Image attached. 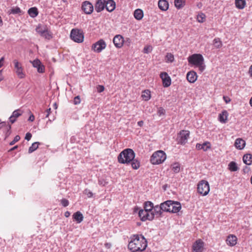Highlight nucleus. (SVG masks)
I'll list each match as a JSON object with an SVG mask.
<instances>
[{
	"label": "nucleus",
	"mask_w": 252,
	"mask_h": 252,
	"mask_svg": "<svg viewBox=\"0 0 252 252\" xmlns=\"http://www.w3.org/2000/svg\"><path fill=\"white\" fill-rule=\"evenodd\" d=\"M147 247V242L142 235H133L130 237L128 248L131 252L144 251Z\"/></svg>",
	"instance_id": "1"
},
{
	"label": "nucleus",
	"mask_w": 252,
	"mask_h": 252,
	"mask_svg": "<svg viewBox=\"0 0 252 252\" xmlns=\"http://www.w3.org/2000/svg\"><path fill=\"white\" fill-rule=\"evenodd\" d=\"M135 154L131 149H126L121 152L118 157V162L122 164H128L135 158Z\"/></svg>",
	"instance_id": "2"
},
{
	"label": "nucleus",
	"mask_w": 252,
	"mask_h": 252,
	"mask_svg": "<svg viewBox=\"0 0 252 252\" xmlns=\"http://www.w3.org/2000/svg\"><path fill=\"white\" fill-rule=\"evenodd\" d=\"M163 207L166 210L165 212L172 213L179 212L182 208L181 204L179 202L171 200H167L162 203Z\"/></svg>",
	"instance_id": "3"
},
{
	"label": "nucleus",
	"mask_w": 252,
	"mask_h": 252,
	"mask_svg": "<svg viewBox=\"0 0 252 252\" xmlns=\"http://www.w3.org/2000/svg\"><path fill=\"white\" fill-rule=\"evenodd\" d=\"M189 63L192 66L199 67V69L202 71L203 67L201 66L204 58L202 55L199 54H194L188 58Z\"/></svg>",
	"instance_id": "4"
},
{
	"label": "nucleus",
	"mask_w": 252,
	"mask_h": 252,
	"mask_svg": "<svg viewBox=\"0 0 252 252\" xmlns=\"http://www.w3.org/2000/svg\"><path fill=\"white\" fill-rule=\"evenodd\" d=\"M166 158V154L163 151L159 150L153 154L150 161L153 164H159L164 162Z\"/></svg>",
	"instance_id": "5"
},
{
	"label": "nucleus",
	"mask_w": 252,
	"mask_h": 252,
	"mask_svg": "<svg viewBox=\"0 0 252 252\" xmlns=\"http://www.w3.org/2000/svg\"><path fill=\"white\" fill-rule=\"evenodd\" d=\"M72 40L77 43H81L84 40V34L82 31L78 29H72L70 32Z\"/></svg>",
	"instance_id": "6"
},
{
	"label": "nucleus",
	"mask_w": 252,
	"mask_h": 252,
	"mask_svg": "<svg viewBox=\"0 0 252 252\" xmlns=\"http://www.w3.org/2000/svg\"><path fill=\"white\" fill-rule=\"evenodd\" d=\"M190 132L188 130H182L178 134L177 141L178 144L185 145L187 143L189 137Z\"/></svg>",
	"instance_id": "7"
},
{
	"label": "nucleus",
	"mask_w": 252,
	"mask_h": 252,
	"mask_svg": "<svg viewBox=\"0 0 252 252\" xmlns=\"http://www.w3.org/2000/svg\"><path fill=\"white\" fill-rule=\"evenodd\" d=\"M106 47V44L104 40L102 39H100L92 45V50L95 52L100 53Z\"/></svg>",
	"instance_id": "8"
},
{
	"label": "nucleus",
	"mask_w": 252,
	"mask_h": 252,
	"mask_svg": "<svg viewBox=\"0 0 252 252\" xmlns=\"http://www.w3.org/2000/svg\"><path fill=\"white\" fill-rule=\"evenodd\" d=\"M166 209L162 206V203L160 205H156L154 207L152 212V215H153V219L156 217V218H161L163 216V212H165Z\"/></svg>",
	"instance_id": "9"
},
{
	"label": "nucleus",
	"mask_w": 252,
	"mask_h": 252,
	"mask_svg": "<svg viewBox=\"0 0 252 252\" xmlns=\"http://www.w3.org/2000/svg\"><path fill=\"white\" fill-rule=\"evenodd\" d=\"M138 215L141 220L142 221H145L147 220L150 221L153 220V215H152V212H151L141 209L139 211Z\"/></svg>",
	"instance_id": "10"
},
{
	"label": "nucleus",
	"mask_w": 252,
	"mask_h": 252,
	"mask_svg": "<svg viewBox=\"0 0 252 252\" xmlns=\"http://www.w3.org/2000/svg\"><path fill=\"white\" fill-rule=\"evenodd\" d=\"M13 63L14 64L15 71L18 77L20 78H24L25 74L23 72V69L21 64L16 60L13 61Z\"/></svg>",
	"instance_id": "11"
},
{
	"label": "nucleus",
	"mask_w": 252,
	"mask_h": 252,
	"mask_svg": "<svg viewBox=\"0 0 252 252\" xmlns=\"http://www.w3.org/2000/svg\"><path fill=\"white\" fill-rule=\"evenodd\" d=\"M82 9L85 14H91L94 10V6L90 2L85 1L82 4Z\"/></svg>",
	"instance_id": "12"
},
{
	"label": "nucleus",
	"mask_w": 252,
	"mask_h": 252,
	"mask_svg": "<svg viewBox=\"0 0 252 252\" xmlns=\"http://www.w3.org/2000/svg\"><path fill=\"white\" fill-rule=\"evenodd\" d=\"M160 77L162 79L164 87L167 88L171 85V78L166 72H161L160 74Z\"/></svg>",
	"instance_id": "13"
},
{
	"label": "nucleus",
	"mask_w": 252,
	"mask_h": 252,
	"mask_svg": "<svg viewBox=\"0 0 252 252\" xmlns=\"http://www.w3.org/2000/svg\"><path fill=\"white\" fill-rule=\"evenodd\" d=\"M113 41L115 46L117 48H120L123 46L124 42V39L122 35L118 34L114 36Z\"/></svg>",
	"instance_id": "14"
},
{
	"label": "nucleus",
	"mask_w": 252,
	"mask_h": 252,
	"mask_svg": "<svg viewBox=\"0 0 252 252\" xmlns=\"http://www.w3.org/2000/svg\"><path fill=\"white\" fill-rule=\"evenodd\" d=\"M106 0H97L95 4V10L97 12L102 11L105 8Z\"/></svg>",
	"instance_id": "15"
},
{
	"label": "nucleus",
	"mask_w": 252,
	"mask_h": 252,
	"mask_svg": "<svg viewBox=\"0 0 252 252\" xmlns=\"http://www.w3.org/2000/svg\"><path fill=\"white\" fill-rule=\"evenodd\" d=\"M203 242L200 239L196 241L193 245V250L194 252H201L203 250Z\"/></svg>",
	"instance_id": "16"
},
{
	"label": "nucleus",
	"mask_w": 252,
	"mask_h": 252,
	"mask_svg": "<svg viewBox=\"0 0 252 252\" xmlns=\"http://www.w3.org/2000/svg\"><path fill=\"white\" fill-rule=\"evenodd\" d=\"M246 145V142L243 139L238 138L235 140L234 146L237 149L242 150Z\"/></svg>",
	"instance_id": "17"
},
{
	"label": "nucleus",
	"mask_w": 252,
	"mask_h": 252,
	"mask_svg": "<svg viewBox=\"0 0 252 252\" xmlns=\"http://www.w3.org/2000/svg\"><path fill=\"white\" fill-rule=\"evenodd\" d=\"M237 238L234 235H229L226 238V244L230 246H234L237 243Z\"/></svg>",
	"instance_id": "18"
},
{
	"label": "nucleus",
	"mask_w": 252,
	"mask_h": 252,
	"mask_svg": "<svg viewBox=\"0 0 252 252\" xmlns=\"http://www.w3.org/2000/svg\"><path fill=\"white\" fill-rule=\"evenodd\" d=\"M105 8L109 12H112L116 7V3L113 0H106Z\"/></svg>",
	"instance_id": "19"
},
{
	"label": "nucleus",
	"mask_w": 252,
	"mask_h": 252,
	"mask_svg": "<svg viewBox=\"0 0 252 252\" xmlns=\"http://www.w3.org/2000/svg\"><path fill=\"white\" fill-rule=\"evenodd\" d=\"M21 111L20 109H17L13 112L12 115L9 118V121L12 124H13L16 121V118L22 115Z\"/></svg>",
	"instance_id": "20"
},
{
	"label": "nucleus",
	"mask_w": 252,
	"mask_h": 252,
	"mask_svg": "<svg viewBox=\"0 0 252 252\" xmlns=\"http://www.w3.org/2000/svg\"><path fill=\"white\" fill-rule=\"evenodd\" d=\"M187 79L190 83H194L197 79V75L195 72L191 71L187 74Z\"/></svg>",
	"instance_id": "21"
},
{
	"label": "nucleus",
	"mask_w": 252,
	"mask_h": 252,
	"mask_svg": "<svg viewBox=\"0 0 252 252\" xmlns=\"http://www.w3.org/2000/svg\"><path fill=\"white\" fill-rule=\"evenodd\" d=\"M159 8L162 11H166L169 7V4L166 0H159L158 2Z\"/></svg>",
	"instance_id": "22"
},
{
	"label": "nucleus",
	"mask_w": 252,
	"mask_h": 252,
	"mask_svg": "<svg viewBox=\"0 0 252 252\" xmlns=\"http://www.w3.org/2000/svg\"><path fill=\"white\" fill-rule=\"evenodd\" d=\"M72 217L73 219L78 223L81 222L84 218L83 214L80 211H77L74 213Z\"/></svg>",
	"instance_id": "23"
},
{
	"label": "nucleus",
	"mask_w": 252,
	"mask_h": 252,
	"mask_svg": "<svg viewBox=\"0 0 252 252\" xmlns=\"http://www.w3.org/2000/svg\"><path fill=\"white\" fill-rule=\"evenodd\" d=\"M204 184L205 180H202L198 183L197 188V190L198 193L202 195L203 196L205 195V191H204Z\"/></svg>",
	"instance_id": "24"
},
{
	"label": "nucleus",
	"mask_w": 252,
	"mask_h": 252,
	"mask_svg": "<svg viewBox=\"0 0 252 252\" xmlns=\"http://www.w3.org/2000/svg\"><path fill=\"white\" fill-rule=\"evenodd\" d=\"M228 114L227 111L224 110L219 115V120L221 123H225L227 121Z\"/></svg>",
	"instance_id": "25"
},
{
	"label": "nucleus",
	"mask_w": 252,
	"mask_h": 252,
	"mask_svg": "<svg viewBox=\"0 0 252 252\" xmlns=\"http://www.w3.org/2000/svg\"><path fill=\"white\" fill-rule=\"evenodd\" d=\"M243 160L246 165H251L252 164V155L251 154L244 155L243 157Z\"/></svg>",
	"instance_id": "26"
},
{
	"label": "nucleus",
	"mask_w": 252,
	"mask_h": 252,
	"mask_svg": "<svg viewBox=\"0 0 252 252\" xmlns=\"http://www.w3.org/2000/svg\"><path fill=\"white\" fill-rule=\"evenodd\" d=\"M144 16L143 11L141 9H137L134 12V18L137 20H141Z\"/></svg>",
	"instance_id": "27"
},
{
	"label": "nucleus",
	"mask_w": 252,
	"mask_h": 252,
	"mask_svg": "<svg viewBox=\"0 0 252 252\" xmlns=\"http://www.w3.org/2000/svg\"><path fill=\"white\" fill-rule=\"evenodd\" d=\"M28 13L31 17L34 18L38 15V11L36 7H32L29 8Z\"/></svg>",
	"instance_id": "28"
},
{
	"label": "nucleus",
	"mask_w": 252,
	"mask_h": 252,
	"mask_svg": "<svg viewBox=\"0 0 252 252\" xmlns=\"http://www.w3.org/2000/svg\"><path fill=\"white\" fill-rule=\"evenodd\" d=\"M154 206V204L151 201H146L144 203V210L148 212H152Z\"/></svg>",
	"instance_id": "29"
},
{
	"label": "nucleus",
	"mask_w": 252,
	"mask_h": 252,
	"mask_svg": "<svg viewBox=\"0 0 252 252\" xmlns=\"http://www.w3.org/2000/svg\"><path fill=\"white\" fill-rule=\"evenodd\" d=\"M245 0H235V5L237 8L242 9L245 7Z\"/></svg>",
	"instance_id": "30"
},
{
	"label": "nucleus",
	"mask_w": 252,
	"mask_h": 252,
	"mask_svg": "<svg viewBox=\"0 0 252 252\" xmlns=\"http://www.w3.org/2000/svg\"><path fill=\"white\" fill-rule=\"evenodd\" d=\"M228 169L232 172H235L238 170L237 163L235 161H231L228 164Z\"/></svg>",
	"instance_id": "31"
},
{
	"label": "nucleus",
	"mask_w": 252,
	"mask_h": 252,
	"mask_svg": "<svg viewBox=\"0 0 252 252\" xmlns=\"http://www.w3.org/2000/svg\"><path fill=\"white\" fill-rule=\"evenodd\" d=\"M151 92L149 90H145L143 91L141 97L145 101L149 100L151 98Z\"/></svg>",
	"instance_id": "32"
},
{
	"label": "nucleus",
	"mask_w": 252,
	"mask_h": 252,
	"mask_svg": "<svg viewBox=\"0 0 252 252\" xmlns=\"http://www.w3.org/2000/svg\"><path fill=\"white\" fill-rule=\"evenodd\" d=\"M130 162L133 169H137L139 168L140 163L137 159L134 158Z\"/></svg>",
	"instance_id": "33"
},
{
	"label": "nucleus",
	"mask_w": 252,
	"mask_h": 252,
	"mask_svg": "<svg viewBox=\"0 0 252 252\" xmlns=\"http://www.w3.org/2000/svg\"><path fill=\"white\" fill-rule=\"evenodd\" d=\"M9 14H18L20 15L22 14V11L19 7L16 6V7H12L10 9Z\"/></svg>",
	"instance_id": "34"
},
{
	"label": "nucleus",
	"mask_w": 252,
	"mask_h": 252,
	"mask_svg": "<svg viewBox=\"0 0 252 252\" xmlns=\"http://www.w3.org/2000/svg\"><path fill=\"white\" fill-rule=\"evenodd\" d=\"M40 143L38 142H36L32 144V146L30 147L29 149V153H32L34 151H35L38 147Z\"/></svg>",
	"instance_id": "35"
},
{
	"label": "nucleus",
	"mask_w": 252,
	"mask_h": 252,
	"mask_svg": "<svg viewBox=\"0 0 252 252\" xmlns=\"http://www.w3.org/2000/svg\"><path fill=\"white\" fill-rule=\"evenodd\" d=\"M213 45L217 48H220L222 46V42L219 38H215L213 40Z\"/></svg>",
	"instance_id": "36"
},
{
	"label": "nucleus",
	"mask_w": 252,
	"mask_h": 252,
	"mask_svg": "<svg viewBox=\"0 0 252 252\" xmlns=\"http://www.w3.org/2000/svg\"><path fill=\"white\" fill-rule=\"evenodd\" d=\"M174 4L177 8L180 9L184 6L183 0H174Z\"/></svg>",
	"instance_id": "37"
},
{
	"label": "nucleus",
	"mask_w": 252,
	"mask_h": 252,
	"mask_svg": "<svg viewBox=\"0 0 252 252\" xmlns=\"http://www.w3.org/2000/svg\"><path fill=\"white\" fill-rule=\"evenodd\" d=\"M41 36H42V37H44L45 38L48 39V40H49L52 38V33H51V32L48 31L47 29H46V30L44 32V34H43L41 35Z\"/></svg>",
	"instance_id": "38"
},
{
	"label": "nucleus",
	"mask_w": 252,
	"mask_h": 252,
	"mask_svg": "<svg viewBox=\"0 0 252 252\" xmlns=\"http://www.w3.org/2000/svg\"><path fill=\"white\" fill-rule=\"evenodd\" d=\"M172 169L175 173H178L180 170V164L178 163H174L172 165Z\"/></svg>",
	"instance_id": "39"
},
{
	"label": "nucleus",
	"mask_w": 252,
	"mask_h": 252,
	"mask_svg": "<svg viewBox=\"0 0 252 252\" xmlns=\"http://www.w3.org/2000/svg\"><path fill=\"white\" fill-rule=\"evenodd\" d=\"M5 131V138L9 136L10 134V129L11 128V126L8 124H6V125L4 127Z\"/></svg>",
	"instance_id": "40"
},
{
	"label": "nucleus",
	"mask_w": 252,
	"mask_h": 252,
	"mask_svg": "<svg viewBox=\"0 0 252 252\" xmlns=\"http://www.w3.org/2000/svg\"><path fill=\"white\" fill-rule=\"evenodd\" d=\"M166 59L167 61L172 63L174 59V56L171 53H167L166 56Z\"/></svg>",
	"instance_id": "41"
},
{
	"label": "nucleus",
	"mask_w": 252,
	"mask_h": 252,
	"mask_svg": "<svg viewBox=\"0 0 252 252\" xmlns=\"http://www.w3.org/2000/svg\"><path fill=\"white\" fill-rule=\"evenodd\" d=\"M165 114V110L162 107H160L158 108V110L157 112V114L159 116H161L162 115H164Z\"/></svg>",
	"instance_id": "42"
},
{
	"label": "nucleus",
	"mask_w": 252,
	"mask_h": 252,
	"mask_svg": "<svg viewBox=\"0 0 252 252\" xmlns=\"http://www.w3.org/2000/svg\"><path fill=\"white\" fill-rule=\"evenodd\" d=\"M152 50V47L151 46H146L143 49V53L148 54L151 52Z\"/></svg>",
	"instance_id": "43"
},
{
	"label": "nucleus",
	"mask_w": 252,
	"mask_h": 252,
	"mask_svg": "<svg viewBox=\"0 0 252 252\" xmlns=\"http://www.w3.org/2000/svg\"><path fill=\"white\" fill-rule=\"evenodd\" d=\"M205 15L201 13V14H198L197 17V21L199 22H203L204 21Z\"/></svg>",
	"instance_id": "44"
},
{
	"label": "nucleus",
	"mask_w": 252,
	"mask_h": 252,
	"mask_svg": "<svg viewBox=\"0 0 252 252\" xmlns=\"http://www.w3.org/2000/svg\"><path fill=\"white\" fill-rule=\"evenodd\" d=\"M32 64L33 67L37 68L39 65L41 64V63L38 59H36L32 62Z\"/></svg>",
	"instance_id": "45"
},
{
	"label": "nucleus",
	"mask_w": 252,
	"mask_h": 252,
	"mask_svg": "<svg viewBox=\"0 0 252 252\" xmlns=\"http://www.w3.org/2000/svg\"><path fill=\"white\" fill-rule=\"evenodd\" d=\"M84 193L87 195L88 197H91L93 195V192L88 189H85L84 191Z\"/></svg>",
	"instance_id": "46"
},
{
	"label": "nucleus",
	"mask_w": 252,
	"mask_h": 252,
	"mask_svg": "<svg viewBox=\"0 0 252 252\" xmlns=\"http://www.w3.org/2000/svg\"><path fill=\"white\" fill-rule=\"evenodd\" d=\"M61 203L63 207H66L69 205L68 200L65 198H63L61 200Z\"/></svg>",
	"instance_id": "47"
},
{
	"label": "nucleus",
	"mask_w": 252,
	"mask_h": 252,
	"mask_svg": "<svg viewBox=\"0 0 252 252\" xmlns=\"http://www.w3.org/2000/svg\"><path fill=\"white\" fill-rule=\"evenodd\" d=\"M20 139V137L19 135H16L14 139L10 142V145H13L16 142H18Z\"/></svg>",
	"instance_id": "48"
},
{
	"label": "nucleus",
	"mask_w": 252,
	"mask_h": 252,
	"mask_svg": "<svg viewBox=\"0 0 252 252\" xmlns=\"http://www.w3.org/2000/svg\"><path fill=\"white\" fill-rule=\"evenodd\" d=\"M36 68L37 69V71L39 73L44 72V69H45L44 66L43 65H42V64L39 65Z\"/></svg>",
	"instance_id": "49"
},
{
	"label": "nucleus",
	"mask_w": 252,
	"mask_h": 252,
	"mask_svg": "<svg viewBox=\"0 0 252 252\" xmlns=\"http://www.w3.org/2000/svg\"><path fill=\"white\" fill-rule=\"evenodd\" d=\"M80 103V98L79 95L76 96L74 97V100H73V103L75 105H77Z\"/></svg>",
	"instance_id": "50"
},
{
	"label": "nucleus",
	"mask_w": 252,
	"mask_h": 252,
	"mask_svg": "<svg viewBox=\"0 0 252 252\" xmlns=\"http://www.w3.org/2000/svg\"><path fill=\"white\" fill-rule=\"evenodd\" d=\"M96 90L98 93H100L104 90V87L102 85H98L96 87Z\"/></svg>",
	"instance_id": "51"
},
{
	"label": "nucleus",
	"mask_w": 252,
	"mask_h": 252,
	"mask_svg": "<svg viewBox=\"0 0 252 252\" xmlns=\"http://www.w3.org/2000/svg\"><path fill=\"white\" fill-rule=\"evenodd\" d=\"M46 30V29L42 30L41 28L38 27L36 29V31L40 34V35L41 36L43 34H44V32Z\"/></svg>",
	"instance_id": "52"
},
{
	"label": "nucleus",
	"mask_w": 252,
	"mask_h": 252,
	"mask_svg": "<svg viewBox=\"0 0 252 252\" xmlns=\"http://www.w3.org/2000/svg\"><path fill=\"white\" fill-rule=\"evenodd\" d=\"M204 146H205V142H204L202 144L197 143L196 145V148L198 150H200V149L204 150Z\"/></svg>",
	"instance_id": "53"
},
{
	"label": "nucleus",
	"mask_w": 252,
	"mask_h": 252,
	"mask_svg": "<svg viewBox=\"0 0 252 252\" xmlns=\"http://www.w3.org/2000/svg\"><path fill=\"white\" fill-rule=\"evenodd\" d=\"M32 137V134L30 132H28L26 133L25 138L26 140L29 141L31 139Z\"/></svg>",
	"instance_id": "54"
},
{
	"label": "nucleus",
	"mask_w": 252,
	"mask_h": 252,
	"mask_svg": "<svg viewBox=\"0 0 252 252\" xmlns=\"http://www.w3.org/2000/svg\"><path fill=\"white\" fill-rule=\"evenodd\" d=\"M206 187H207V190H206V195H207L210 191L209 184L207 181H206Z\"/></svg>",
	"instance_id": "55"
},
{
	"label": "nucleus",
	"mask_w": 252,
	"mask_h": 252,
	"mask_svg": "<svg viewBox=\"0 0 252 252\" xmlns=\"http://www.w3.org/2000/svg\"><path fill=\"white\" fill-rule=\"evenodd\" d=\"M223 100H224V101L226 103H228L230 101V99L228 96H223Z\"/></svg>",
	"instance_id": "56"
},
{
	"label": "nucleus",
	"mask_w": 252,
	"mask_h": 252,
	"mask_svg": "<svg viewBox=\"0 0 252 252\" xmlns=\"http://www.w3.org/2000/svg\"><path fill=\"white\" fill-rule=\"evenodd\" d=\"M28 120L31 122H33L34 120V116L33 114L30 115Z\"/></svg>",
	"instance_id": "57"
},
{
	"label": "nucleus",
	"mask_w": 252,
	"mask_h": 252,
	"mask_svg": "<svg viewBox=\"0 0 252 252\" xmlns=\"http://www.w3.org/2000/svg\"><path fill=\"white\" fill-rule=\"evenodd\" d=\"M210 148H211L210 143L206 141V151H207L209 149H210Z\"/></svg>",
	"instance_id": "58"
},
{
	"label": "nucleus",
	"mask_w": 252,
	"mask_h": 252,
	"mask_svg": "<svg viewBox=\"0 0 252 252\" xmlns=\"http://www.w3.org/2000/svg\"><path fill=\"white\" fill-rule=\"evenodd\" d=\"M50 112H51V108H49V109H47L46 111V116H45V118H47L48 117L50 113Z\"/></svg>",
	"instance_id": "59"
},
{
	"label": "nucleus",
	"mask_w": 252,
	"mask_h": 252,
	"mask_svg": "<svg viewBox=\"0 0 252 252\" xmlns=\"http://www.w3.org/2000/svg\"><path fill=\"white\" fill-rule=\"evenodd\" d=\"M143 124H144V122L143 121H140L138 122V123H137L138 126L140 127H141L143 126Z\"/></svg>",
	"instance_id": "60"
},
{
	"label": "nucleus",
	"mask_w": 252,
	"mask_h": 252,
	"mask_svg": "<svg viewBox=\"0 0 252 252\" xmlns=\"http://www.w3.org/2000/svg\"><path fill=\"white\" fill-rule=\"evenodd\" d=\"M70 213L69 211H66L65 213H64V216L66 217V218H68L70 216Z\"/></svg>",
	"instance_id": "61"
},
{
	"label": "nucleus",
	"mask_w": 252,
	"mask_h": 252,
	"mask_svg": "<svg viewBox=\"0 0 252 252\" xmlns=\"http://www.w3.org/2000/svg\"><path fill=\"white\" fill-rule=\"evenodd\" d=\"M3 79V77L2 76V70H0V82H1Z\"/></svg>",
	"instance_id": "62"
},
{
	"label": "nucleus",
	"mask_w": 252,
	"mask_h": 252,
	"mask_svg": "<svg viewBox=\"0 0 252 252\" xmlns=\"http://www.w3.org/2000/svg\"><path fill=\"white\" fill-rule=\"evenodd\" d=\"M18 148V146L16 145V146H15L14 147H12V148H11L9 151H14L16 149H17Z\"/></svg>",
	"instance_id": "63"
},
{
	"label": "nucleus",
	"mask_w": 252,
	"mask_h": 252,
	"mask_svg": "<svg viewBox=\"0 0 252 252\" xmlns=\"http://www.w3.org/2000/svg\"><path fill=\"white\" fill-rule=\"evenodd\" d=\"M249 72L251 76L252 77V65L250 67Z\"/></svg>",
	"instance_id": "64"
}]
</instances>
